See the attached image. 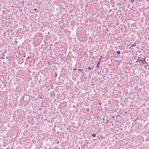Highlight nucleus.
Wrapping results in <instances>:
<instances>
[{
  "label": "nucleus",
  "instance_id": "20",
  "mask_svg": "<svg viewBox=\"0 0 149 149\" xmlns=\"http://www.w3.org/2000/svg\"><path fill=\"white\" fill-rule=\"evenodd\" d=\"M51 86H52V85H51Z\"/></svg>",
  "mask_w": 149,
  "mask_h": 149
},
{
  "label": "nucleus",
  "instance_id": "10",
  "mask_svg": "<svg viewBox=\"0 0 149 149\" xmlns=\"http://www.w3.org/2000/svg\"><path fill=\"white\" fill-rule=\"evenodd\" d=\"M78 70L79 71H81V69H78Z\"/></svg>",
  "mask_w": 149,
  "mask_h": 149
},
{
  "label": "nucleus",
  "instance_id": "5",
  "mask_svg": "<svg viewBox=\"0 0 149 149\" xmlns=\"http://www.w3.org/2000/svg\"><path fill=\"white\" fill-rule=\"evenodd\" d=\"M139 57L138 58V59L136 60V62H138L139 61Z\"/></svg>",
  "mask_w": 149,
  "mask_h": 149
},
{
  "label": "nucleus",
  "instance_id": "1",
  "mask_svg": "<svg viewBox=\"0 0 149 149\" xmlns=\"http://www.w3.org/2000/svg\"><path fill=\"white\" fill-rule=\"evenodd\" d=\"M100 62H98L97 63V65H96V67H98L99 69L100 68L99 65L100 64Z\"/></svg>",
  "mask_w": 149,
  "mask_h": 149
},
{
  "label": "nucleus",
  "instance_id": "22",
  "mask_svg": "<svg viewBox=\"0 0 149 149\" xmlns=\"http://www.w3.org/2000/svg\"><path fill=\"white\" fill-rule=\"evenodd\" d=\"M112 118H114V116H113Z\"/></svg>",
  "mask_w": 149,
  "mask_h": 149
},
{
  "label": "nucleus",
  "instance_id": "4",
  "mask_svg": "<svg viewBox=\"0 0 149 149\" xmlns=\"http://www.w3.org/2000/svg\"><path fill=\"white\" fill-rule=\"evenodd\" d=\"M135 44V43H134V44H132V45H131V47H133L134 46V45H135V46H136V45H134V44Z\"/></svg>",
  "mask_w": 149,
  "mask_h": 149
},
{
  "label": "nucleus",
  "instance_id": "19",
  "mask_svg": "<svg viewBox=\"0 0 149 149\" xmlns=\"http://www.w3.org/2000/svg\"><path fill=\"white\" fill-rule=\"evenodd\" d=\"M120 134H120V133H119V135H120Z\"/></svg>",
  "mask_w": 149,
  "mask_h": 149
},
{
  "label": "nucleus",
  "instance_id": "17",
  "mask_svg": "<svg viewBox=\"0 0 149 149\" xmlns=\"http://www.w3.org/2000/svg\"><path fill=\"white\" fill-rule=\"evenodd\" d=\"M75 68H74V70H75Z\"/></svg>",
  "mask_w": 149,
  "mask_h": 149
},
{
  "label": "nucleus",
  "instance_id": "23",
  "mask_svg": "<svg viewBox=\"0 0 149 149\" xmlns=\"http://www.w3.org/2000/svg\"><path fill=\"white\" fill-rule=\"evenodd\" d=\"M78 149H80L79 148Z\"/></svg>",
  "mask_w": 149,
  "mask_h": 149
},
{
  "label": "nucleus",
  "instance_id": "6",
  "mask_svg": "<svg viewBox=\"0 0 149 149\" xmlns=\"http://www.w3.org/2000/svg\"><path fill=\"white\" fill-rule=\"evenodd\" d=\"M143 63H144L145 61H146V60H145V58H143Z\"/></svg>",
  "mask_w": 149,
  "mask_h": 149
},
{
  "label": "nucleus",
  "instance_id": "21",
  "mask_svg": "<svg viewBox=\"0 0 149 149\" xmlns=\"http://www.w3.org/2000/svg\"><path fill=\"white\" fill-rule=\"evenodd\" d=\"M87 110H88V109H87Z\"/></svg>",
  "mask_w": 149,
  "mask_h": 149
},
{
  "label": "nucleus",
  "instance_id": "3",
  "mask_svg": "<svg viewBox=\"0 0 149 149\" xmlns=\"http://www.w3.org/2000/svg\"><path fill=\"white\" fill-rule=\"evenodd\" d=\"M117 53L119 55L120 53H121V52H120V51H117Z\"/></svg>",
  "mask_w": 149,
  "mask_h": 149
},
{
  "label": "nucleus",
  "instance_id": "13",
  "mask_svg": "<svg viewBox=\"0 0 149 149\" xmlns=\"http://www.w3.org/2000/svg\"><path fill=\"white\" fill-rule=\"evenodd\" d=\"M34 10H36V8H35V9H34Z\"/></svg>",
  "mask_w": 149,
  "mask_h": 149
},
{
  "label": "nucleus",
  "instance_id": "2",
  "mask_svg": "<svg viewBox=\"0 0 149 149\" xmlns=\"http://www.w3.org/2000/svg\"><path fill=\"white\" fill-rule=\"evenodd\" d=\"M96 134H92L91 135L93 137H95Z\"/></svg>",
  "mask_w": 149,
  "mask_h": 149
},
{
  "label": "nucleus",
  "instance_id": "12",
  "mask_svg": "<svg viewBox=\"0 0 149 149\" xmlns=\"http://www.w3.org/2000/svg\"><path fill=\"white\" fill-rule=\"evenodd\" d=\"M99 104H100V105H101V102H100L99 103Z\"/></svg>",
  "mask_w": 149,
  "mask_h": 149
},
{
  "label": "nucleus",
  "instance_id": "9",
  "mask_svg": "<svg viewBox=\"0 0 149 149\" xmlns=\"http://www.w3.org/2000/svg\"><path fill=\"white\" fill-rule=\"evenodd\" d=\"M88 69H89V70H91V68L90 66H89L88 68Z\"/></svg>",
  "mask_w": 149,
  "mask_h": 149
},
{
  "label": "nucleus",
  "instance_id": "8",
  "mask_svg": "<svg viewBox=\"0 0 149 149\" xmlns=\"http://www.w3.org/2000/svg\"><path fill=\"white\" fill-rule=\"evenodd\" d=\"M139 61L143 63V60H141L139 59Z\"/></svg>",
  "mask_w": 149,
  "mask_h": 149
},
{
  "label": "nucleus",
  "instance_id": "11",
  "mask_svg": "<svg viewBox=\"0 0 149 149\" xmlns=\"http://www.w3.org/2000/svg\"><path fill=\"white\" fill-rule=\"evenodd\" d=\"M131 1H132V2H134V0H131Z\"/></svg>",
  "mask_w": 149,
  "mask_h": 149
},
{
  "label": "nucleus",
  "instance_id": "7",
  "mask_svg": "<svg viewBox=\"0 0 149 149\" xmlns=\"http://www.w3.org/2000/svg\"><path fill=\"white\" fill-rule=\"evenodd\" d=\"M102 58V56H100V58L99 60V62H100V61L101 59V58Z\"/></svg>",
  "mask_w": 149,
  "mask_h": 149
},
{
  "label": "nucleus",
  "instance_id": "16",
  "mask_svg": "<svg viewBox=\"0 0 149 149\" xmlns=\"http://www.w3.org/2000/svg\"><path fill=\"white\" fill-rule=\"evenodd\" d=\"M148 70H149V67H148Z\"/></svg>",
  "mask_w": 149,
  "mask_h": 149
},
{
  "label": "nucleus",
  "instance_id": "14",
  "mask_svg": "<svg viewBox=\"0 0 149 149\" xmlns=\"http://www.w3.org/2000/svg\"><path fill=\"white\" fill-rule=\"evenodd\" d=\"M102 120H104V118H103L102 119Z\"/></svg>",
  "mask_w": 149,
  "mask_h": 149
},
{
  "label": "nucleus",
  "instance_id": "18",
  "mask_svg": "<svg viewBox=\"0 0 149 149\" xmlns=\"http://www.w3.org/2000/svg\"><path fill=\"white\" fill-rule=\"evenodd\" d=\"M56 76H57V74H56Z\"/></svg>",
  "mask_w": 149,
  "mask_h": 149
},
{
  "label": "nucleus",
  "instance_id": "15",
  "mask_svg": "<svg viewBox=\"0 0 149 149\" xmlns=\"http://www.w3.org/2000/svg\"><path fill=\"white\" fill-rule=\"evenodd\" d=\"M131 47H130L129 48V49H131Z\"/></svg>",
  "mask_w": 149,
  "mask_h": 149
}]
</instances>
